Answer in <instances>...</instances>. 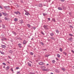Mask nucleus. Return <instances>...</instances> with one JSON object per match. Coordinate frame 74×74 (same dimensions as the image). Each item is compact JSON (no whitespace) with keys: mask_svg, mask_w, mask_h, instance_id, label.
Segmentation results:
<instances>
[{"mask_svg":"<svg viewBox=\"0 0 74 74\" xmlns=\"http://www.w3.org/2000/svg\"><path fill=\"white\" fill-rule=\"evenodd\" d=\"M43 27L44 28L45 30H48V26L44 25H43Z\"/></svg>","mask_w":74,"mask_h":74,"instance_id":"obj_1","label":"nucleus"},{"mask_svg":"<svg viewBox=\"0 0 74 74\" xmlns=\"http://www.w3.org/2000/svg\"><path fill=\"white\" fill-rule=\"evenodd\" d=\"M2 13L3 15V16H7L8 15V14L6 13H4V12H2Z\"/></svg>","mask_w":74,"mask_h":74,"instance_id":"obj_2","label":"nucleus"},{"mask_svg":"<svg viewBox=\"0 0 74 74\" xmlns=\"http://www.w3.org/2000/svg\"><path fill=\"white\" fill-rule=\"evenodd\" d=\"M39 64L40 65H41V66H42L45 64V63L42 62H40Z\"/></svg>","mask_w":74,"mask_h":74,"instance_id":"obj_3","label":"nucleus"},{"mask_svg":"<svg viewBox=\"0 0 74 74\" xmlns=\"http://www.w3.org/2000/svg\"><path fill=\"white\" fill-rule=\"evenodd\" d=\"M14 14H16L17 15H18V14H19V15H21V13H20V12L18 11H17V12H14Z\"/></svg>","mask_w":74,"mask_h":74,"instance_id":"obj_4","label":"nucleus"},{"mask_svg":"<svg viewBox=\"0 0 74 74\" xmlns=\"http://www.w3.org/2000/svg\"><path fill=\"white\" fill-rule=\"evenodd\" d=\"M38 6L39 7H40V8H42V7H43V5H42V4L40 3V4H39Z\"/></svg>","mask_w":74,"mask_h":74,"instance_id":"obj_5","label":"nucleus"},{"mask_svg":"<svg viewBox=\"0 0 74 74\" xmlns=\"http://www.w3.org/2000/svg\"><path fill=\"white\" fill-rule=\"evenodd\" d=\"M4 19L5 21H9L10 19V18H7L6 17H5L4 18Z\"/></svg>","mask_w":74,"mask_h":74,"instance_id":"obj_6","label":"nucleus"},{"mask_svg":"<svg viewBox=\"0 0 74 74\" xmlns=\"http://www.w3.org/2000/svg\"><path fill=\"white\" fill-rule=\"evenodd\" d=\"M10 69V66H7L5 70L6 71H8V70Z\"/></svg>","mask_w":74,"mask_h":74,"instance_id":"obj_7","label":"nucleus"},{"mask_svg":"<svg viewBox=\"0 0 74 74\" xmlns=\"http://www.w3.org/2000/svg\"><path fill=\"white\" fill-rule=\"evenodd\" d=\"M27 64L28 66L29 67H31L32 66V64H31L29 62L27 63Z\"/></svg>","mask_w":74,"mask_h":74,"instance_id":"obj_8","label":"nucleus"},{"mask_svg":"<svg viewBox=\"0 0 74 74\" xmlns=\"http://www.w3.org/2000/svg\"><path fill=\"white\" fill-rule=\"evenodd\" d=\"M50 35L51 37H53V35H54V34L52 32L51 33H50Z\"/></svg>","mask_w":74,"mask_h":74,"instance_id":"obj_9","label":"nucleus"},{"mask_svg":"<svg viewBox=\"0 0 74 74\" xmlns=\"http://www.w3.org/2000/svg\"><path fill=\"white\" fill-rule=\"evenodd\" d=\"M26 43H27V42H26V40H24L23 41V45H25V44H26Z\"/></svg>","mask_w":74,"mask_h":74,"instance_id":"obj_10","label":"nucleus"},{"mask_svg":"<svg viewBox=\"0 0 74 74\" xmlns=\"http://www.w3.org/2000/svg\"><path fill=\"white\" fill-rule=\"evenodd\" d=\"M18 47L19 48H22V46H21V44L20 43H19L18 44Z\"/></svg>","mask_w":74,"mask_h":74,"instance_id":"obj_11","label":"nucleus"},{"mask_svg":"<svg viewBox=\"0 0 74 74\" xmlns=\"http://www.w3.org/2000/svg\"><path fill=\"white\" fill-rule=\"evenodd\" d=\"M50 38L53 40H55V38L53 37H50Z\"/></svg>","mask_w":74,"mask_h":74,"instance_id":"obj_12","label":"nucleus"},{"mask_svg":"<svg viewBox=\"0 0 74 74\" xmlns=\"http://www.w3.org/2000/svg\"><path fill=\"white\" fill-rule=\"evenodd\" d=\"M1 47L3 48H5L6 47L5 45H1Z\"/></svg>","mask_w":74,"mask_h":74,"instance_id":"obj_13","label":"nucleus"},{"mask_svg":"<svg viewBox=\"0 0 74 74\" xmlns=\"http://www.w3.org/2000/svg\"><path fill=\"white\" fill-rule=\"evenodd\" d=\"M56 32L57 33H58V34H59V30H56Z\"/></svg>","mask_w":74,"mask_h":74,"instance_id":"obj_14","label":"nucleus"},{"mask_svg":"<svg viewBox=\"0 0 74 74\" xmlns=\"http://www.w3.org/2000/svg\"><path fill=\"white\" fill-rule=\"evenodd\" d=\"M13 51L12 50H10L9 51V53H11Z\"/></svg>","mask_w":74,"mask_h":74,"instance_id":"obj_15","label":"nucleus"},{"mask_svg":"<svg viewBox=\"0 0 74 74\" xmlns=\"http://www.w3.org/2000/svg\"><path fill=\"white\" fill-rule=\"evenodd\" d=\"M14 21L15 22H17L18 21V19L16 18H15L14 19Z\"/></svg>","mask_w":74,"mask_h":74,"instance_id":"obj_16","label":"nucleus"},{"mask_svg":"<svg viewBox=\"0 0 74 74\" xmlns=\"http://www.w3.org/2000/svg\"><path fill=\"white\" fill-rule=\"evenodd\" d=\"M27 26L28 27H29V28L30 27V26H31L29 24H27Z\"/></svg>","mask_w":74,"mask_h":74,"instance_id":"obj_17","label":"nucleus"},{"mask_svg":"<svg viewBox=\"0 0 74 74\" xmlns=\"http://www.w3.org/2000/svg\"><path fill=\"white\" fill-rule=\"evenodd\" d=\"M20 23H23V21L22 20H20Z\"/></svg>","mask_w":74,"mask_h":74,"instance_id":"obj_18","label":"nucleus"},{"mask_svg":"<svg viewBox=\"0 0 74 74\" xmlns=\"http://www.w3.org/2000/svg\"><path fill=\"white\" fill-rule=\"evenodd\" d=\"M58 9L59 10H62V8L60 7H58Z\"/></svg>","mask_w":74,"mask_h":74,"instance_id":"obj_19","label":"nucleus"},{"mask_svg":"<svg viewBox=\"0 0 74 74\" xmlns=\"http://www.w3.org/2000/svg\"><path fill=\"white\" fill-rule=\"evenodd\" d=\"M69 36H71V37H72L73 36V35L71 34H69Z\"/></svg>","mask_w":74,"mask_h":74,"instance_id":"obj_20","label":"nucleus"},{"mask_svg":"<svg viewBox=\"0 0 74 74\" xmlns=\"http://www.w3.org/2000/svg\"><path fill=\"white\" fill-rule=\"evenodd\" d=\"M57 56L58 57V58H60V55H59V54H57Z\"/></svg>","mask_w":74,"mask_h":74,"instance_id":"obj_21","label":"nucleus"},{"mask_svg":"<svg viewBox=\"0 0 74 74\" xmlns=\"http://www.w3.org/2000/svg\"><path fill=\"white\" fill-rule=\"evenodd\" d=\"M12 33L14 34V35H16V32H13Z\"/></svg>","mask_w":74,"mask_h":74,"instance_id":"obj_22","label":"nucleus"},{"mask_svg":"<svg viewBox=\"0 0 74 74\" xmlns=\"http://www.w3.org/2000/svg\"><path fill=\"white\" fill-rule=\"evenodd\" d=\"M63 54H64V55H66H66H67V53H66V52H63Z\"/></svg>","mask_w":74,"mask_h":74,"instance_id":"obj_23","label":"nucleus"},{"mask_svg":"<svg viewBox=\"0 0 74 74\" xmlns=\"http://www.w3.org/2000/svg\"><path fill=\"white\" fill-rule=\"evenodd\" d=\"M62 69L63 70V71H65V70H66V69L63 68H62Z\"/></svg>","mask_w":74,"mask_h":74,"instance_id":"obj_24","label":"nucleus"},{"mask_svg":"<svg viewBox=\"0 0 74 74\" xmlns=\"http://www.w3.org/2000/svg\"><path fill=\"white\" fill-rule=\"evenodd\" d=\"M17 39L18 40H22V39L21 38V37H20L17 38Z\"/></svg>","mask_w":74,"mask_h":74,"instance_id":"obj_25","label":"nucleus"},{"mask_svg":"<svg viewBox=\"0 0 74 74\" xmlns=\"http://www.w3.org/2000/svg\"><path fill=\"white\" fill-rule=\"evenodd\" d=\"M60 51H61V52H62V49L61 48H60Z\"/></svg>","mask_w":74,"mask_h":74,"instance_id":"obj_26","label":"nucleus"},{"mask_svg":"<svg viewBox=\"0 0 74 74\" xmlns=\"http://www.w3.org/2000/svg\"><path fill=\"white\" fill-rule=\"evenodd\" d=\"M60 1L61 2H64L65 0H60Z\"/></svg>","mask_w":74,"mask_h":74,"instance_id":"obj_27","label":"nucleus"},{"mask_svg":"<svg viewBox=\"0 0 74 74\" xmlns=\"http://www.w3.org/2000/svg\"><path fill=\"white\" fill-rule=\"evenodd\" d=\"M41 33L42 34H43V35H44L45 34L44 33V32H42V31L41 32Z\"/></svg>","mask_w":74,"mask_h":74,"instance_id":"obj_28","label":"nucleus"},{"mask_svg":"<svg viewBox=\"0 0 74 74\" xmlns=\"http://www.w3.org/2000/svg\"><path fill=\"white\" fill-rule=\"evenodd\" d=\"M43 16H45V15H47V14H45V13H43Z\"/></svg>","mask_w":74,"mask_h":74,"instance_id":"obj_29","label":"nucleus"},{"mask_svg":"<svg viewBox=\"0 0 74 74\" xmlns=\"http://www.w3.org/2000/svg\"><path fill=\"white\" fill-rule=\"evenodd\" d=\"M2 64H3V65H4L5 66V65H6V64L4 62Z\"/></svg>","mask_w":74,"mask_h":74,"instance_id":"obj_30","label":"nucleus"},{"mask_svg":"<svg viewBox=\"0 0 74 74\" xmlns=\"http://www.w3.org/2000/svg\"><path fill=\"white\" fill-rule=\"evenodd\" d=\"M52 62L53 63H54L55 62V61L54 60H53L52 61Z\"/></svg>","mask_w":74,"mask_h":74,"instance_id":"obj_31","label":"nucleus"},{"mask_svg":"<svg viewBox=\"0 0 74 74\" xmlns=\"http://www.w3.org/2000/svg\"><path fill=\"white\" fill-rule=\"evenodd\" d=\"M2 27L3 28H4L5 27V25H4L3 24L2 25Z\"/></svg>","mask_w":74,"mask_h":74,"instance_id":"obj_32","label":"nucleus"},{"mask_svg":"<svg viewBox=\"0 0 74 74\" xmlns=\"http://www.w3.org/2000/svg\"><path fill=\"white\" fill-rule=\"evenodd\" d=\"M47 19L49 21H50L51 19L50 18H47Z\"/></svg>","mask_w":74,"mask_h":74,"instance_id":"obj_33","label":"nucleus"},{"mask_svg":"<svg viewBox=\"0 0 74 74\" xmlns=\"http://www.w3.org/2000/svg\"><path fill=\"white\" fill-rule=\"evenodd\" d=\"M10 70L11 71H12V72H14V71L13 70V69H12V68H11Z\"/></svg>","mask_w":74,"mask_h":74,"instance_id":"obj_34","label":"nucleus"},{"mask_svg":"<svg viewBox=\"0 0 74 74\" xmlns=\"http://www.w3.org/2000/svg\"><path fill=\"white\" fill-rule=\"evenodd\" d=\"M72 38H70L69 39V40H70V41H71V40H72Z\"/></svg>","mask_w":74,"mask_h":74,"instance_id":"obj_35","label":"nucleus"},{"mask_svg":"<svg viewBox=\"0 0 74 74\" xmlns=\"http://www.w3.org/2000/svg\"><path fill=\"white\" fill-rule=\"evenodd\" d=\"M33 53H32V52H31L30 53V54L31 55H33Z\"/></svg>","mask_w":74,"mask_h":74,"instance_id":"obj_36","label":"nucleus"},{"mask_svg":"<svg viewBox=\"0 0 74 74\" xmlns=\"http://www.w3.org/2000/svg\"><path fill=\"white\" fill-rule=\"evenodd\" d=\"M0 52L1 54H2V55H4V52Z\"/></svg>","mask_w":74,"mask_h":74,"instance_id":"obj_37","label":"nucleus"},{"mask_svg":"<svg viewBox=\"0 0 74 74\" xmlns=\"http://www.w3.org/2000/svg\"><path fill=\"white\" fill-rule=\"evenodd\" d=\"M43 71H47V70L46 69H43L42 70Z\"/></svg>","mask_w":74,"mask_h":74,"instance_id":"obj_38","label":"nucleus"},{"mask_svg":"<svg viewBox=\"0 0 74 74\" xmlns=\"http://www.w3.org/2000/svg\"><path fill=\"white\" fill-rule=\"evenodd\" d=\"M17 73L18 74H21V73H20V72L19 71L17 72Z\"/></svg>","mask_w":74,"mask_h":74,"instance_id":"obj_39","label":"nucleus"},{"mask_svg":"<svg viewBox=\"0 0 74 74\" xmlns=\"http://www.w3.org/2000/svg\"><path fill=\"white\" fill-rule=\"evenodd\" d=\"M4 8H5V9H7V8H8V6H5Z\"/></svg>","mask_w":74,"mask_h":74,"instance_id":"obj_40","label":"nucleus"},{"mask_svg":"<svg viewBox=\"0 0 74 74\" xmlns=\"http://www.w3.org/2000/svg\"><path fill=\"white\" fill-rule=\"evenodd\" d=\"M16 69H17V70H18V69H19V68L18 67H16Z\"/></svg>","mask_w":74,"mask_h":74,"instance_id":"obj_41","label":"nucleus"},{"mask_svg":"<svg viewBox=\"0 0 74 74\" xmlns=\"http://www.w3.org/2000/svg\"><path fill=\"white\" fill-rule=\"evenodd\" d=\"M53 21L54 22H55V19L53 18Z\"/></svg>","mask_w":74,"mask_h":74,"instance_id":"obj_42","label":"nucleus"},{"mask_svg":"<svg viewBox=\"0 0 74 74\" xmlns=\"http://www.w3.org/2000/svg\"><path fill=\"white\" fill-rule=\"evenodd\" d=\"M0 8H1V9H2V10H3V8L1 5H0Z\"/></svg>","mask_w":74,"mask_h":74,"instance_id":"obj_43","label":"nucleus"},{"mask_svg":"<svg viewBox=\"0 0 74 74\" xmlns=\"http://www.w3.org/2000/svg\"><path fill=\"white\" fill-rule=\"evenodd\" d=\"M1 16H2V14L1 13H0V17Z\"/></svg>","mask_w":74,"mask_h":74,"instance_id":"obj_44","label":"nucleus"},{"mask_svg":"<svg viewBox=\"0 0 74 74\" xmlns=\"http://www.w3.org/2000/svg\"><path fill=\"white\" fill-rule=\"evenodd\" d=\"M25 15H26L28 16V13H25Z\"/></svg>","mask_w":74,"mask_h":74,"instance_id":"obj_45","label":"nucleus"},{"mask_svg":"<svg viewBox=\"0 0 74 74\" xmlns=\"http://www.w3.org/2000/svg\"><path fill=\"white\" fill-rule=\"evenodd\" d=\"M41 44L42 45H44V43H42V42H41Z\"/></svg>","mask_w":74,"mask_h":74,"instance_id":"obj_46","label":"nucleus"},{"mask_svg":"<svg viewBox=\"0 0 74 74\" xmlns=\"http://www.w3.org/2000/svg\"><path fill=\"white\" fill-rule=\"evenodd\" d=\"M69 14L70 15H71V12H69Z\"/></svg>","mask_w":74,"mask_h":74,"instance_id":"obj_47","label":"nucleus"},{"mask_svg":"<svg viewBox=\"0 0 74 74\" xmlns=\"http://www.w3.org/2000/svg\"><path fill=\"white\" fill-rule=\"evenodd\" d=\"M71 52H72L73 53H74V51L73 50H72Z\"/></svg>","mask_w":74,"mask_h":74,"instance_id":"obj_48","label":"nucleus"},{"mask_svg":"<svg viewBox=\"0 0 74 74\" xmlns=\"http://www.w3.org/2000/svg\"><path fill=\"white\" fill-rule=\"evenodd\" d=\"M49 56H49H47V55L45 56L46 57H48V56Z\"/></svg>","mask_w":74,"mask_h":74,"instance_id":"obj_49","label":"nucleus"},{"mask_svg":"<svg viewBox=\"0 0 74 74\" xmlns=\"http://www.w3.org/2000/svg\"><path fill=\"white\" fill-rule=\"evenodd\" d=\"M0 22L1 23L2 22V20L0 19Z\"/></svg>","mask_w":74,"mask_h":74,"instance_id":"obj_50","label":"nucleus"},{"mask_svg":"<svg viewBox=\"0 0 74 74\" xmlns=\"http://www.w3.org/2000/svg\"><path fill=\"white\" fill-rule=\"evenodd\" d=\"M34 30H35V29H36V27H34Z\"/></svg>","mask_w":74,"mask_h":74,"instance_id":"obj_51","label":"nucleus"},{"mask_svg":"<svg viewBox=\"0 0 74 74\" xmlns=\"http://www.w3.org/2000/svg\"><path fill=\"white\" fill-rule=\"evenodd\" d=\"M29 62H30L31 63H33L32 62V61H29Z\"/></svg>","mask_w":74,"mask_h":74,"instance_id":"obj_52","label":"nucleus"},{"mask_svg":"<svg viewBox=\"0 0 74 74\" xmlns=\"http://www.w3.org/2000/svg\"><path fill=\"white\" fill-rule=\"evenodd\" d=\"M3 68L4 69H5V66H3Z\"/></svg>","mask_w":74,"mask_h":74,"instance_id":"obj_53","label":"nucleus"},{"mask_svg":"<svg viewBox=\"0 0 74 74\" xmlns=\"http://www.w3.org/2000/svg\"><path fill=\"white\" fill-rule=\"evenodd\" d=\"M56 59L57 60H59V59L57 58H56Z\"/></svg>","mask_w":74,"mask_h":74,"instance_id":"obj_54","label":"nucleus"},{"mask_svg":"<svg viewBox=\"0 0 74 74\" xmlns=\"http://www.w3.org/2000/svg\"><path fill=\"white\" fill-rule=\"evenodd\" d=\"M44 50L47 51V50H46V49H44L43 50V51H44Z\"/></svg>","mask_w":74,"mask_h":74,"instance_id":"obj_55","label":"nucleus"},{"mask_svg":"<svg viewBox=\"0 0 74 74\" xmlns=\"http://www.w3.org/2000/svg\"><path fill=\"white\" fill-rule=\"evenodd\" d=\"M1 40L2 41H4V39H1Z\"/></svg>","mask_w":74,"mask_h":74,"instance_id":"obj_56","label":"nucleus"},{"mask_svg":"<svg viewBox=\"0 0 74 74\" xmlns=\"http://www.w3.org/2000/svg\"><path fill=\"white\" fill-rule=\"evenodd\" d=\"M49 65V64H47V66H48Z\"/></svg>","mask_w":74,"mask_h":74,"instance_id":"obj_57","label":"nucleus"},{"mask_svg":"<svg viewBox=\"0 0 74 74\" xmlns=\"http://www.w3.org/2000/svg\"><path fill=\"white\" fill-rule=\"evenodd\" d=\"M8 57L10 59H11V57H10V56H8Z\"/></svg>","mask_w":74,"mask_h":74,"instance_id":"obj_58","label":"nucleus"},{"mask_svg":"<svg viewBox=\"0 0 74 74\" xmlns=\"http://www.w3.org/2000/svg\"><path fill=\"white\" fill-rule=\"evenodd\" d=\"M51 74H53V73H51Z\"/></svg>","mask_w":74,"mask_h":74,"instance_id":"obj_59","label":"nucleus"},{"mask_svg":"<svg viewBox=\"0 0 74 74\" xmlns=\"http://www.w3.org/2000/svg\"><path fill=\"white\" fill-rule=\"evenodd\" d=\"M17 7H18V5L17 4Z\"/></svg>","mask_w":74,"mask_h":74,"instance_id":"obj_60","label":"nucleus"},{"mask_svg":"<svg viewBox=\"0 0 74 74\" xmlns=\"http://www.w3.org/2000/svg\"><path fill=\"white\" fill-rule=\"evenodd\" d=\"M73 68L74 69V66H73Z\"/></svg>","mask_w":74,"mask_h":74,"instance_id":"obj_61","label":"nucleus"},{"mask_svg":"<svg viewBox=\"0 0 74 74\" xmlns=\"http://www.w3.org/2000/svg\"><path fill=\"white\" fill-rule=\"evenodd\" d=\"M4 40H7V39L6 38H4Z\"/></svg>","mask_w":74,"mask_h":74,"instance_id":"obj_62","label":"nucleus"},{"mask_svg":"<svg viewBox=\"0 0 74 74\" xmlns=\"http://www.w3.org/2000/svg\"><path fill=\"white\" fill-rule=\"evenodd\" d=\"M8 63H9V64H10V62H8Z\"/></svg>","mask_w":74,"mask_h":74,"instance_id":"obj_63","label":"nucleus"},{"mask_svg":"<svg viewBox=\"0 0 74 74\" xmlns=\"http://www.w3.org/2000/svg\"><path fill=\"white\" fill-rule=\"evenodd\" d=\"M32 39H33V38H32V39H31V40H32Z\"/></svg>","mask_w":74,"mask_h":74,"instance_id":"obj_64","label":"nucleus"}]
</instances>
